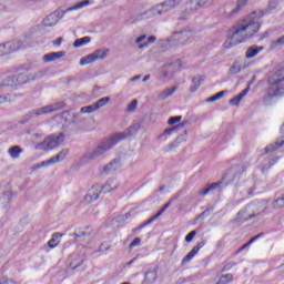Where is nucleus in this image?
Listing matches in <instances>:
<instances>
[{"label": "nucleus", "mask_w": 284, "mask_h": 284, "mask_svg": "<svg viewBox=\"0 0 284 284\" xmlns=\"http://www.w3.org/2000/svg\"><path fill=\"white\" fill-rule=\"evenodd\" d=\"M234 265H236V263L234 262L227 263L226 265L223 266L222 272H230V270L234 267Z\"/></svg>", "instance_id": "nucleus-54"}, {"label": "nucleus", "mask_w": 284, "mask_h": 284, "mask_svg": "<svg viewBox=\"0 0 284 284\" xmlns=\"http://www.w3.org/2000/svg\"><path fill=\"white\" fill-rule=\"evenodd\" d=\"M65 141V135L63 133H55L47 136L42 142L36 145V150H43L44 152H50L54 148H59L61 143Z\"/></svg>", "instance_id": "nucleus-6"}, {"label": "nucleus", "mask_w": 284, "mask_h": 284, "mask_svg": "<svg viewBox=\"0 0 284 284\" xmlns=\"http://www.w3.org/2000/svg\"><path fill=\"white\" fill-rule=\"evenodd\" d=\"M77 243H82L84 250H92L97 243L90 239V231L88 229H79L73 233Z\"/></svg>", "instance_id": "nucleus-9"}, {"label": "nucleus", "mask_w": 284, "mask_h": 284, "mask_svg": "<svg viewBox=\"0 0 284 284\" xmlns=\"http://www.w3.org/2000/svg\"><path fill=\"white\" fill-rule=\"evenodd\" d=\"M241 72V63L240 62H233L232 67L229 70V74H239Z\"/></svg>", "instance_id": "nucleus-42"}, {"label": "nucleus", "mask_w": 284, "mask_h": 284, "mask_svg": "<svg viewBox=\"0 0 284 284\" xmlns=\"http://www.w3.org/2000/svg\"><path fill=\"white\" fill-rule=\"evenodd\" d=\"M140 79H141V75H135V77L131 78L130 81H131V83H134L136 81H140Z\"/></svg>", "instance_id": "nucleus-64"}, {"label": "nucleus", "mask_w": 284, "mask_h": 284, "mask_svg": "<svg viewBox=\"0 0 284 284\" xmlns=\"http://www.w3.org/2000/svg\"><path fill=\"white\" fill-rule=\"evenodd\" d=\"M245 172V166L237 165L229 169L226 173L222 176V181L225 182V185L230 183H237L241 181V174Z\"/></svg>", "instance_id": "nucleus-10"}, {"label": "nucleus", "mask_w": 284, "mask_h": 284, "mask_svg": "<svg viewBox=\"0 0 284 284\" xmlns=\"http://www.w3.org/2000/svg\"><path fill=\"white\" fill-rule=\"evenodd\" d=\"M284 145V139H277L275 143H271L265 148V154H270V152H276V150H281Z\"/></svg>", "instance_id": "nucleus-23"}, {"label": "nucleus", "mask_w": 284, "mask_h": 284, "mask_svg": "<svg viewBox=\"0 0 284 284\" xmlns=\"http://www.w3.org/2000/svg\"><path fill=\"white\" fill-rule=\"evenodd\" d=\"M264 233H260L255 236H253L247 243L248 245H252V243H254L255 241H258V239H261V236H263Z\"/></svg>", "instance_id": "nucleus-56"}, {"label": "nucleus", "mask_w": 284, "mask_h": 284, "mask_svg": "<svg viewBox=\"0 0 284 284\" xmlns=\"http://www.w3.org/2000/svg\"><path fill=\"white\" fill-rule=\"evenodd\" d=\"M206 243H207V241H205V240L199 242L197 245L194 246L191 250V252H189L187 255L183 257L182 265H187V263H190V261H192V258H194V256H196L199 254L200 250H202V247H205Z\"/></svg>", "instance_id": "nucleus-14"}, {"label": "nucleus", "mask_w": 284, "mask_h": 284, "mask_svg": "<svg viewBox=\"0 0 284 284\" xmlns=\"http://www.w3.org/2000/svg\"><path fill=\"white\" fill-rule=\"evenodd\" d=\"M108 103H110V97L101 98L93 104L95 105V110H101V108H105V105H108Z\"/></svg>", "instance_id": "nucleus-34"}, {"label": "nucleus", "mask_w": 284, "mask_h": 284, "mask_svg": "<svg viewBox=\"0 0 284 284\" xmlns=\"http://www.w3.org/2000/svg\"><path fill=\"white\" fill-rule=\"evenodd\" d=\"M29 79L24 74L11 75L1 82L0 90L3 88H12V90H19L21 85H26Z\"/></svg>", "instance_id": "nucleus-8"}, {"label": "nucleus", "mask_w": 284, "mask_h": 284, "mask_svg": "<svg viewBox=\"0 0 284 284\" xmlns=\"http://www.w3.org/2000/svg\"><path fill=\"white\" fill-rule=\"evenodd\" d=\"M225 97V91H220L219 93L206 99L207 103H214V101H219V99H223Z\"/></svg>", "instance_id": "nucleus-43"}, {"label": "nucleus", "mask_w": 284, "mask_h": 284, "mask_svg": "<svg viewBox=\"0 0 284 284\" xmlns=\"http://www.w3.org/2000/svg\"><path fill=\"white\" fill-rule=\"evenodd\" d=\"M183 119L181 115L171 116L168 121L169 125H174V123H180V121Z\"/></svg>", "instance_id": "nucleus-48"}, {"label": "nucleus", "mask_w": 284, "mask_h": 284, "mask_svg": "<svg viewBox=\"0 0 284 284\" xmlns=\"http://www.w3.org/2000/svg\"><path fill=\"white\" fill-rule=\"evenodd\" d=\"M82 114H92V112H97V106L95 104H91V105H88V106H82L81 110Z\"/></svg>", "instance_id": "nucleus-41"}, {"label": "nucleus", "mask_w": 284, "mask_h": 284, "mask_svg": "<svg viewBox=\"0 0 284 284\" xmlns=\"http://www.w3.org/2000/svg\"><path fill=\"white\" fill-rule=\"evenodd\" d=\"M80 265H83V257L81 256L73 258L70 263L71 270H77V267H80Z\"/></svg>", "instance_id": "nucleus-40"}, {"label": "nucleus", "mask_w": 284, "mask_h": 284, "mask_svg": "<svg viewBox=\"0 0 284 284\" xmlns=\"http://www.w3.org/2000/svg\"><path fill=\"white\" fill-rule=\"evenodd\" d=\"M90 41H92L90 37H83V38L77 39L73 42V48H82V45H88Z\"/></svg>", "instance_id": "nucleus-31"}, {"label": "nucleus", "mask_w": 284, "mask_h": 284, "mask_svg": "<svg viewBox=\"0 0 284 284\" xmlns=\"http://www.w3.org/2000/svg\"><path fill=\"white\" fill-rule=\"evenodd\" d=\"M176 6H181V0H164L143 12H136L135 21H145L146 19H154V17L168 14V12L174 10Z\"/></svg>", "instance_id": "nucleus-2"}, {"label": "nucleus", "mask_w": 284, "mask_h": 284, "mask_svg": "<svg viewBox=\"0 0 284 284\" xmlns=\"http://www.w3.org/2000/svg\"><path fill=\"white\" fill-rule=\"evenodd\" d=\"M256 207H258V204L256 203L247 204L244 211L237 213V219L240 221H250L252 219H256Z\"/></svg>", "instance_id": "nucleus-12"}, {"label": "nucleus", "mask_w": 284, "mask_h": 284, "mask_svg": "<svg viewBox=\"0 0 284 284\" xmlns=\"http://www.w3.org/2000/svg\"><path fill=\"white\" fill-rule=\"evenodd\" d=\"M94 61H97V58L94 57V53H91L81 58L80 65H90V63H94Z\"/></svg>", "instance_id": "nucleus-33"}, {"label": "nucleus", "mask_w": 284, "mask_h": 284, "mask_svg": "<svg viewBox=\"0 0 284 284\" xmlns=\"http://www.w3.org/2000/svg\"><path fill=\"white\" fill-rule=\"evenodd\" d=\"M175 130H178V126H173L170 129L164 130L159 136L158 139H161L162 141H165L168 139V136H172V132H175Z\"/></svg>", "instance_id": "nucleus-36"}, {"label": "nucleus", "mask_w": 284, "mask_h": 284, "mask_svg": "<svg viewBox=\"0 0 284 284\" xmlns=\"http://www.w3.org/2000/svg\"><path fill=\"white\" fill-rule=\"evenodd\" d=\"M139 105V101L133 100L129 105H128V112H134L136 110V106Z\"/></svg>", "instance_id": "nucleus-52"}, {"label": "nucleus", "mask_w": 284, "mask_h": 284, "mask_svg": "<svg viewBox=\"0 0 284 284\" xmlns=\"http://www.w3.org/2000/svg\"><path fill=\"white\" fill-rule=\"evenodd\" d=\"M264 233H260L255 236H253L247 243L248 245H252V243H254L255 241H258V239H261V236H263Z\"/></svg>", "instance_id": "nucleus-57"}, {"label": "nucleus", "mask_w": 284, "mask_h": 284, "mask_svg": "<svg viewBox=\"0 0 284 284\" xmlns=\"http://www.w3.org/2000/svg\"><path fill=\"white\" fill-rule=\"evenodd\" d=\"M273 207L275 210H280V207H284V196L280 197V199H276L274 202H273Z\"/></svg>", "instance_id": "nucleus-45"}, {"label": "nucleus", "mask_w": 284, "mask_h": 284, "mask_svg": "<svg viewBox=\"0 0 284 284\" xmlns=\"http://www.w3.org/2000/svg\"><path fill=\"white\" fill-rule=\"evenodd\" d=\"M212 0H189L185 2L184 11L186 14H194L196 10L204 8Z\"/></svg>", "instance_id": "nucleus-13"}, {"label": "nucleus", "mask_w": 284, "mask_h": 284, "mask_svg": "<svg viewBox=\"0 0 284 284\" xmlns=\"http://www.w3.org/2000/svg\"><path fill=\"white\" fill-rule=\"evenodd\" d=\"M19 97H21V94H17V93L2 94V95H0V105H3L6 103H12V101H16L17 99H19Z\"/></svg>", "instance_id": "nucleus-26"}, {"label": "nucleus", "mask_w": 284, "mask_h": 284, "mask_svg": "<svg viewBox=\"0 0 284 284\" xmlns=\"http://www.w3.org/2000/svg\"><path fill=\"white\" fill-rule=\"evenodd\" d=\"M93 55L95 57V61H99V59H105V57H108V53H105V51L103 50H98L93 53Z\"/></svg>", "instance_id": "nucleus-46"}, {"label": "nucleus", "mask_w": 284, "mask_h": 284, "mask_svg": "<svg viewBox=\"0 0 284 284\" xmlns=\"http://www.w3.org/2000/svg\"><path fill=\"white\" fill-rule=\"evenodd\" d=\"M101 192H103L101 191V186H92L85 195V201H88V203H93V201H97V199H99Z\"/></svg>", "instance_id": "nucleus-17"}, {"label": "nucleus", "mask_w": 284, "mask_h": 284, "mask_svg": "<svg viewBox=\"0 0 284 284\" xmlns=\"http://www.w3.org/2000/svg\"><path fill=\"white\" fill-rule=\"evenodd\" d=\"M125 136H128V134L125 133H115L110 139L105 140L100 145H98V148H95L92 152L87 153L84 155V159H87V161H92L101 156V154H105L108 150H112L114 145H116L118 143H121V141H123Z\"/></svg>", "instance_id": "nucleus-3"}, {"label": "nucleus", "mask_w": 284, "mask_h": 284, "mask_svg": "<svg viewBox=\"0 0 284 284\" xmlns=\"http://www.w3.org/2000/svg\"><path fill=\"white\" fill-rule=\"evenodd\" d=\"M68 154H70V150L62 149L55 156H52L51 159H49L50 165H54V163H61V161H64Z\"/></svg>", "instance_id": "nucleus-20"}, {"label": "nucleus", "mask_w": 284, "mask_h": 284, "mask_svg": "<svg viewBox=\"0 0 284 284\" xmlns=\"http://www.w3.org/2000/svg\"><path fill=\"white\" fill-rule=\"evenodd\" d=\"M69 116H72V120H71V122H69V124L77 123V116H79V113L71 112V113H69Z\"/></svg>", "instance_id": "nucleus-60"}, {"label": "nucleus", "mask_w": 284, "mask_h": 284, "mask_svg": "<svg viewBox=\"0 0 284 284\" xmlns=\"http://www.w3.org/2000/svg\"><path fill=\"white\" fill-rule=\"evenodd\" d=\"M248 1L250 0H237L235 7L231 11L225 12L224 17L226 19H234V17H236V14H239L243 10V8L247 6Z\"/></svg>", "instance_id": "nucleus-15"}, {"label": "nucleus", "mask_w": 284, "mask_h": 284, "mask_svg": "<svg viewBox=\"0 0 284 284\" xmlns=\"http://www.w3.org/2000/svg\"><path fill=\"white\" fill-rule=\"evenodd\" d=\"M63 57H65V51L51 52V53L44 54L42 57V61L43 63H51V61L63 59Z\"/></svg>", "instance_id": "nucleus-18"}, {"label": "nucleus", "mask_w": 284, "mask_h": 284, "mask_svg": "<svg viewBox=\"0 0 284 284\" xmlns=\"http://www.w3.org/2000/svg\"><path fill=\"white\" fill-rule=\"evenodd\" d=\"M232 281H234V275L224 274L220 276V280L216 282V284H227V283H232Z\"/></svg>", "instance_id": "nucleus-37"}, {"label": "nucleus", "mask_w": 284, "mask_h": 284, "mask_svg": "<svg viewBox=\"0 0 284 284\" xmlns=\"http://www.w3.org/2000/svg\"><path fill=\"white\" fill-rule=\"evenodd\" d=\"M59 239H61V234L54 233L52 235V239L48 242V245L51 250H54V247H57V245H59V243H61V241Z\"/></svg>", "instance_id": "nucleus-32"}, {"label": "nucleus", "mask_w": 284, "mask_h": 284, "mask_svg": "<svg viewBox=\"0 0 284 284\" xmlns=\"http://www.w3.org/2000/svg\"><path fill=\"white\" fill-rule=\"evenodd\" d=\"M64 105L65 104L63 102H59V103L42 106V108H39V109H34V110L29 112V116L31 119H33L34 116H43V114H50L52 112H57V110H62V108H64Z\"/></svg>", "instance_id": "nucleus-11"}, {"label": "nucleus", "mask_w": 284, "mask_h": 284, "mask_svg": "<svg viewBox=\"0 0 284 284\" xmlns=\"http://www.w3.org/2000/svg\"><path fill=\"white\" fill-rule=\"evenodd\" d=\"M97 252H108V247H105L103 244H101L99 250L94 251L93 254H97Z\"/></svg>", "instance_id": "nucleus-62"}, {"label": "nucleus", "mask_w": 284, "mask_h": 284, "mask_svg": "<svg viewBox=\"0 0 284 284\" xmlns=\"http://www.w3.org/2000/svg\"><path fill=\"white\" fill-rule=\"evenodd\" d=\"M268 97H283L284 94V68L276 69L272 75L267 78Z\"/></svg>", "instance_id": "nucleus-4"}, {"label": "nucleus", "mask_w": 284, "mask_h": 284, "mask_svg": "<svg viewBox=\"0 0 284 284\" xmlns=\"http://www.w3.org/2000/svg\"><path fill=\"white\" fill-rule=\"evenodd\" d=\"M50 164V160L43 161L40 164H36L32 169L33 170H41V168H48Z\"/></svg>", "instance_id": "nucleus-51"}, {"label": "nucleus", "mask_w": 284, "mask_h": 284, "mask_svg": "<svg viewBox=\"0 0 284 284\" xmlns=\"http://www.w3.org/2000/svg\"><path fill=\"white\" fill-rule=\"evenodd\" d=\"M2 45L6 48L8 54H12V52H17V50L21 48V44L19 42H7Z\"/></svg>", "instance_id": "nucleus-29"}, {"label": "nucleus", "mask_w": 284, "mask_h": 284, "mask_svg": "<svg viewBox=\"0 0 284 284\" xmlns=\"http://www.w3.org/2000/svg\"><path fill=\"white\" fill-rule=\"evenodd\" d=\"M180 196H181V193L175 194L166 204H164V206L155 215L151 217L152 221H156V219L162 216L165 210H168V207H170L172 203H174Z\"/></svg>", "instance_id": "nucleus-21"}, {"label": "nucleus", "mask_w": 284, "mask_h": 284, "mask_svg": "<svg viewBox=\"0 0 284 284\" xmlns=\"http://www.w3.org/2000/svg\"><path fill=\"white\" fill-rule=\"evenodd\" d=\"M22 153L23 149H21L19 145L11 146L8 150V154L11 156V159H19Z\"/></svg>", "instance_id": "nucleus-28"}, {"label": "nucleus", "mask_w": 284, "mask_h": 284, "mask_svg": "<svg viewBox=\"0 0 284 284\" xmlns=\"http://www.w3.org/2000/svg\"><path fill=\"white\" fill-rule=\"evenodd\" d=\"M63 43V38H58L54 42L53 45H61Z\"/></svg>", "instance_id": "nucleus-63"}, {"label": "nucleus", "mask_w": 284, "mask_h": 284, "mask_svg": "<svg viewBox=\"0 0 284 284\" xmlns=\"http://www.w3.org/2000/svg\"><path fill=\"white\" fill-rule=\"evenodd\" d=\"M214 212V207H209L204 212H202V216H210Z\"/></svg>", "instance_id": "nucleus-58"}, {"label": "nucleus", "mask_w": 284, "mask_h": 284, "mask_svg": "<svg viewBox=\"0 0 284 284\" xmlns=\"http://www.w3.org/2000/svg\"><path fill=\"white\" fill-rule=\"evenodd\" d=\"M152 223H154V220L149 219L148 221H145L144 223H142L140 226L133 229V234H136V232H141V230H143V227H148V225H152Z\"/></svg>", "instance_id": "nucleus-44"}, {"label": "nucleus", "mask_w": 284, "mask_h": 284, "mask_svg": "<svg viewBox=\"0 0 284 284\" xmlns=\"http://www.w3.org/2000/svg\"><path fill=\"white\" fill-rule=\"evenodd\" d=\"M281 3H283V0H271L268 3V8L271 10H275V8H277V6H281Z\"/></svg>", "instance_id": "nucleus-50"}, {"label": "nucleus", "mask_w": 284, "mask_h": 284, "mask_svg": "<svg viewBox=\"0 0 284 284\" xmlns=\"http://www.w3.org/2000/svg\"><path fill=\"white\" fill-rule=\"evenodd\" d=\"M284 45V36L271 43V50H278Z\"/></svg>", "instance_id": "nucleus-38"}, {"label": "nucleus", "mask_w": 284, "mask_h": 284, "mask_svg": "<svg viewBox=\"0 0 284 284\" xmlns=\"http://www.w3.org/2000/svg\"><path fill=\"white\" fill-rule=\"evenodd\" d=\"M176 90H179V88L176 87L165 89L159 94V99H162V100L169 99V97H172V94H174Z\"/></svg>", "instance_id": "nucleus-30"}, {"label": "nucleus", "mask_w": 284, "mask_h": 284, "mask_svg": "<svg viewBox=\"0 0 284 284\" xmlns=\"http://www.w3.org/2000/svg\"><path fill=\"white\" fill-rule=\"evenodd\" d=\"M185 141L183 138L178 136L175 143L169 144V150H174V148H179V143H183Z\"/></svg>", "instance_id": "nucleus-49"}, {"label": "nucleus", "mask_w": 284, "mask_h": 284, "mask_svg": "<svg viewBox=\"0 0 284 284\" xmlns=\"http://www.w3.org/2000/svg\"><path fill=\"white\" fill-rule=\"evenodd\" d=\"M120 168H121V160L114 159L103 168V171L105 172V174H114V172H116V170H120Z\"/></svg>", "instance_id": "nucleus-19"}, {"label": "nucleus", "mask_w": 284, "mask_h": 284, "mask_svg": "<svg viewBox=\"0 0 284 284\" xmlns=\"http://www.w3.org/2000/svg\"><path fill=\"white\" fill-rule=\"evenodd\" d=\"M194 236H196V231H191L186 236H185V242L186 243H192L194 240Z\"/></svg>", "instance_id": "nucleus-53"}, {"label": "nucleus", "mask_w": 284, "mask_h": 284, "mask_svg": "<svg viewBox=\"0 0 284 284\" xmlns=\"http://www.w3.org/2000/svg\"><path fill=\"white\" fill-rule=\"evenodd\" d=\"M8 55V51L6 50V47L3 44H0V57Z\"/></svg>", "instance_id": "nucleus-59"}, {"label": "nucleus", "mask_w": 284, "mask_h": 284, "mask_svg": "<svg viewBox=\"0 0 284 284\" xmlns=\"http://www.w3.org/2000/svg\"><path fill=\"white\" fill-rule=\"evenodd\" d=\"M141 245V237H135L129 245V250H134V247H139Z\"/></svg>", "instance_id": "nucleus-47"}, {"label": "nucleus", "mask_w": 284, "mask_h": 284, "mask_svg": "<svg viewBox=\"0 0 284 284\" xmlns=\"http://www.w3.org/2000/svg\"><path fill=\"white\" fill-rule=\"evenodd\" d=\"M264 14L263 11H253L234 24L229 31L224 48H234V45L245 43V41L252 39L253 34L261 30V19H263Z\"/></svg>", "instance_id": "nucleus-1"}, {"label": "nucleus", "mask_w": 284, "mask_h": 284, "mask_svg": "<svg viewBox=\"0 0 284 284\" xmlns=\"http://www.w3.org/2000/svg\"><path fill=\"white\" fill-rule=\"evenodd\" d=\"M264 233H260L255 236H253L247 243L248 245H252V243H254L255 241H258V239H261V236H263Z\"/></svg>", "instance_id": "nucleus-55"}, {"label": "nucleus", "mask_w": 284, "mask_h": 284, "mask_svg": "<svg viewBox=\"0 0 284 284\" xmlns=\"http://www.w3.org/2000/svg\"><path fill=\"white\" fill-rule=\"evenodd\" d=\"M158 276L159 275L156 270L148 271L144 273V280L142 281V284H154L156 283Z\"/></svg>", "instance_id": "nucleus-22"}, {"label": "nucleus", "mask_w": 284, "mask_h": 284, "mask_svg": "<svg viewBox=\"0 0 284 284\" xmlns=\"http://www.w3.org/2000/svg\"><path fill=\"white\" fill-rule=\"evenodd\" d=\"M146 40H148V37L145 34L136 38L135 43L140 50H143V48H148V42H145Z\"/></svg>", "instance_id": "nucleus-35"}, {"label": "nucleus", "mask_w": 284, "mask_h": 284, "mask_svg": "<svg viewBox=\"0 0 284 284\" xmlns=\"http://www.w3.org/2000/svg\"><path fill=\"white\" fill-rule=\"evenodd\" d=\"M119 190V181L114 179L108 180L102 186H101V192L103 194H110V192H114Z\"/></svg>", "instance_id": "nucleus-16"}, {"label": "nucleus", "mask_w": 284, "mask_h": 284, "mask_svg": "<svg viewBox=\"0 0 284 284\" xmlns=\"http://www.w3.org/2000/svg\"><path fill=\"white\" fill-rule=\"evenodd\" d=\"M247 92H250V87H246L240 94L232 98L230 100V104L231 105H239V103H241V101H243V98L246 97Z\"/></svg>", "instance_id": "nucleus-27"}, {"label": "nucleus", "mask_w": 284, "mask_h": 284, "mask_svg": "<svg viewBox=\"0 0 284 284\" xmlns=\"http://www.w3.org/2000/svg\"><path fill=\"white\" fill-rule=\"evenodd\" d=\"M199 88H201V78H193L191 88H190V92H196V90H199Z\"/></svg>", "instance_id": "nucleus-39"}, {"label": "nucleus", "mask_w": 284, "mask_h": 284, "mask_svg": "<svg viewBox=\"0 0 284 284\" xmlns=\"http://www.w3.org/2000/svg\"><path fill=\"white\" fill-rule=\"evenodd\" d=\"M196 37V33L194 30L191 29H184L182 31L173 33L171 37V41H176L175 43H172L173 45H190L194 41V38Z\"/></svg>", "instance_id": "nucleus-7"}, {"label": "nucleus", "mask_w": 284, "mask_h": 284, "mask_svg": "<svg viewBox=\"0 0 284 284\" xmlns=\"http://www.w3.org/2000/svg\"><path fill=\"white\" fill-rule=\"evenodd\" d=\"M85 6H90V0H82L64 11H54L42 21V26H44V28H53V26H57L59 21L65 17L67 12H72V10H81L82 8H85Z\"/></svg>", "instance_id": "nucleus-5"}, {"label": "nucleus", "mask_w": 284, "mask_h": 284, "mask_svg": "<svg viewBox=\"0 0 284 284\" xmlns=\"http://www.w3.org/2000/svg\"><path fill=\"white\" fill-rule=\"evenodd\" d=\"M263 47L252 45L246 50L245 57L246 59H254V57H257L260 52H263Z\"/></svg>", "instance_id": "nucleus-24"}, {"label": "nucleus", "mask_w": 284, "mask_h": 284, "mask_svg": "<svg viewBox=\"0 0 284 284\" xmlns=\"http://www.w3.org/2000/svg\"><path fill=\"white\" fill-rule=\"evenodd\" d=\"M223 185V182H214L212 184H209L205 189H202L199 191L200 196H206V194H210L212 190H216V187H221Z\"/></svg>", "instance_id": "nucleus-25"}, {"label": "nucleus", "mask_w": 284, "mask_h": 284, "mask_svg": "<svg viewBox=\"0 0 284 284\" xmlns=\"http://www.w3.org/2000/svg\"><path fill=\"white\" fill-rule=\"evenodd\" d=\"M154 41H156V37L151 36L146 39L145 43H148V45H150V43H154Z\"/></svg>", "instance_id": "nucleus-61"}]
</instances>
